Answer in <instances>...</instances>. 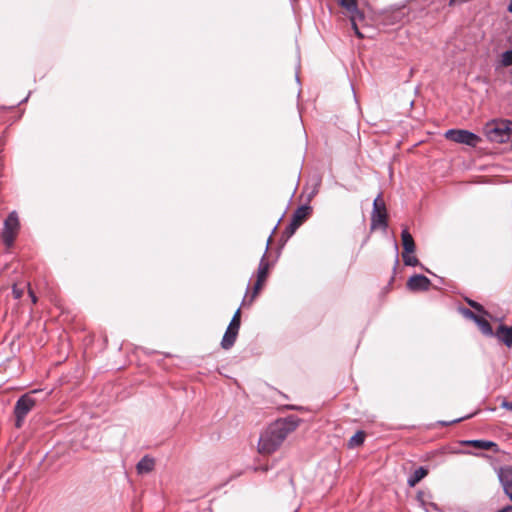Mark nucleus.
<instances>
[{
  "instance_id": "obj_33",
  "label": "nucleus",
  "mask_w": 512,
  "mask_h": 512,
  "mask_svg": "<svg viewBox=\"0 0 512 512\" xmlns=\"http://www.w3.org/2000/svg\"><path fill=\"white\" fill-rule=\"evenodd\" d=\"M508 11L512 14V0H510Z\"/></svg>"
},
{
  "instance_id": "obj_9",
  "label": "nucleus",
  "mask_w": 512,
  "mask_h": 512,
  "mask_svg": "<svg viewBox=\"0 0 512 512\" xmlns=\"http://www.w3.org/2000/svg\"><path fill=\"white\" fill-rule=\"evenodd\" d=\"M497 475L505 494L512 501V466L500 467ZM496 512H512V505H506Z\"/></svg>"
},
{
  "instance_id": "obj_26",
  "label": "nucleus",
  "mask_w": 512,
  "mask_h": 512,
  "mask_svg": "<svg viewBox=\"0 0 512 512\" xmlns=\"http://www.w3.org/2000/svg\"><path fill=\"white\" fill-rule=\"evenodd\" d=\"M12 294L15 299H20L23 296V289L18 288L17 285H13L12 287Z\"/></svg>"
},
{
  "instance_id": "obj_29",
  "label": "nucleus",
  "mask_w": 512,
  "mask_h": 512,
  "mask_svg": "<svg viewBox=\"0 0 512 512\" xmlns=\"http://www.w3.org/2000/svg\"><path fill=\"white\" fill-rule=\"evenodd\" d=\"M463 419H464V417H461V418L454 419V420H452V421H450V422H444V421H442V422H440V423H441L443 426H448V425H450V424H452V423L460 422V421H462Z\"/></svg>"
},
{
  "instance_id": "obj_24",
  "label": "nucleus",
  "mask_w": 512,
  "mask_h": 512,
  "mask_svg": "<svg viewBox=\"0 0 512 512\" xmlns=\"http://www.w3.org/2000/svg\"><path fill=\"white\" fill-rule=\"evenodd\" d=\"M501 65L504 67L512 66V49L506 50L502 53Z\"/></svg>"
},
{
  "instance_id": "obj_23",
  "label": "nucleus",
  "mask_w": 512,
  "mask_h": 512,
  "mask_svg": "<svg viewBox=\"0 0 512 512\" xmlns=\"http://www.w3.org/2000/svg\"><path fill=\"white\" fill-rule=\"evenodd\" d=\"M411 253H402L403 262L406 266H417L419 265V260L415 256H411Z\"/></svg>"
},
{
  "instance_id": "obj_14",
  "label": "nucleus",
  "mask_w": 512,
  "mask_h": 512,
  "mask_svg": "<svg viewBox=\"0 0 512 512\" xmlns=\"http://www.w3.org/2000/svg\"><path fill=\"white\" fill-rule=\"evenodd\" d=\"M417 500L425 512H430L431 510L440 511L437 504L433 501V496L430 492L420 491L417 494Z\"/></svg>"
},
{
  "instance_id": "obj_1",
  "label": "nucleus",
  "mask_w": 512,
  "mask_h": 512,
  "mask_svg": "<svg viewBox=\"0 0 512 512\" xmlns=\"http://www.w3.org/2000/svg\"><path fill=\"white\" fill-rule=\"evenodd\" d=\"M300 419L290 415L276 420L261 434L258 442V450L262 454L275 452L286 439L289 433L293 432L299 425Z\"/></svg>"
},
{
  "instance_id": "obj_37",
  "label": "nucleus",
  "mask_w": 512,
  "mask_h": 512,
  "mask_svg": "<svg viewBox=\"0 0 512 512\" xmlns=\"http://www.w3.org/2000/svg\"><path fill=\"white\" fill-rule=\"evenodd\" d=\"M291 409H298L296 406H290Z\"/></svg>"
},
{
  "instance_id": "obj_34",
  "label": "nucleus",
  "mask_w": 512,
  "mask_h": 512,
  "mask_svg": "<svg viewBox=\"0 0 512 512\" xmlns=\"http://www.w3.org/2000/svg\"><path fill=\"white\" fill-rule=\"evenodd\" d=\"M277 226H279V223H276V226L273 228V230H272V233H271V234H273V233L275 232V230L277 229ZM270 236L272 237V235H270Z\"/></svg>"
},
{
  "instance_id": "obj_19",
  "label": "nucleus",
  "mask_w": 512,
  "mask_h": 512,
  "mask_svg": "<svg viewBox=\"0 0 512 512\" xmlns=\"http://www.w3.org/2000/svg\"><path fill=\"white\" fill-rule=\"evenodd\" d=\"M338 3L350 13L355 14L360 18L363 17V14L358 10L356 0H338Z\"/></svg>"
},
{
  "instance_id": "obj_4",
  "label": "nucleus",
  "mask_w": 512,
  "mask_h": 512,
  "mask_svg": "<svg viewBox=\"0 0 512 512\" xmlns=\"http://www.w3.org/2000/svg\"><path fill=\"white\" fill-rule=\"evenodd\" d=\"M240 325H241V309L238 308L224 335H223V338H222V341H221V347L225 350H229L230 348L233 347V345L235 344V341L237 339V336H238V332H239V329H240Z\"/></svg>"
},
{
  "instance_id": "obj_15",
  "label": "nucleus",
  "mask_w": 512,
  "mask_h": 512,
  "mask_svg": "<svg viewBox=\"0 0 512 512\" xmlns=\"http://www.w3.org/2000/svg\"><path fill=\"white\" fill-rule=\"evenodd\" d=\"M155 467V460L145 455L141 458V460L136 465V470L138 474H147L150 473Z\"/></svg>"
},
{
  "instance_id": "obj_17",
  "label": "nucleus",
  "mask_w": 512,
  "mask_h": 512,
  "mask_svg": "<svg viewBox=\"0 0 512 512\" xmlns=\"http://www.w3.org/2000/svg\"><path fill=\"white\" fill-rule=\"evenodd\" d=\"M499 452L500 450L496 442L482 439V458L491 459V455L489 453L497 454Z\"/></svg>"
},
{
  "instance_id": "obj_16",
  "label": "nucleus",
  "mask_w": 512,
  "mask_h": 512,
  "mask_svg": "<svg viewBox=\"0 0 512 512\" xmlns=\"http://www.w3.org/2000/svg\"><path fill=\"white\" fill-rule=\"evenodd\" d=\"M401 238H402V245H403V252L406 253H413L415 251V242L410 234V232L407 229H403L401 232Z\"/></svg>"
},
{
  "instance_id": "obj_13",
  "label": "nucleus",
  "mask_w": 512,
  "mask_h": 512,
  "mask_svg": "<svg viewBox=\"0 0 512 512\" xmlns=\"http://www.w3.org/2000/svg\"><path fill=\"white\" fill-rule=\"evenodd\" d=\"M467 446H473L476 449H480V439L460 441L457 446L448 447V452L451 454H471V452L466 449Z\"/></svg>"
},
{
  "instance_id": "obj_31",
  "label": "nucleus",
  "mask_w": 512,
  "mask_h": 512,
  "mask_svg": "<svg viewBox=\"0 0 512 512\" xmlns=\"http://www.w3.org/2000/svg\"><path fill=\"white\" fill-rule=\"evenodd\" d=\"M351 23H352V28H353L354 32L359 30V28H358V26H357V24L355 22V17L354 16L351 18Z\"/></svg>"
},
{
  "instance_id": "obj_6",
  "label": "nucleus",
  "mask_w": 512,
  "mask_h": 512,
  "mask_svg": "<svg viewBox=\"0 0 512 512\" xmlns=\"http://www.w3.org/2000/svg\"><path fill=\"white\" fill-rule=\"evenodd\" d=\"M388 227L387 211L384 201L378 195L373 201V210L371 213V229H386Z\"/></svg>"
},
{
  "instance_id": "obj_36",
  "label": "nucleus",
  "mask_w": 512,
  "mask_h": 512,
  "mask_svg": "<svg viewBox=\"0 0 512 512\" xmlns=\"http://www.w3.org/2000/svg\"><path fill=\"white\" fill-rule=\"evenodd\" d=\"M296 81H297V82H300V79H299V75H298V73L296 74Z\"/></svg>"
},
{
  "instance_id": "obj_12",
  "label": "nucleus",
  "mask_w": 512,
  "mask_h": 512,
  "mask_svg": "<svg viewBox=\"0 0 512 512\" xmlns=\"http://www.w3.org/2000/svg\"><path fill=\"white\" fill-rule=\"evenodd\" d=\"M495 338L507 347H512V326L500 324L495 330Z\"/></svg>"
},
{
  "instance_id": "obj_30",
  "label": "nucleus",
  "mask_w": 512,
  "mask_h": 512,
  "mask_svg": "<svg viewBox=\"0 0 512 512\" xmlns=\"http://www.w3.org/2000/svg\"><path fill=\"white\" fill-rule=\"evenodd\" d=\"M486 411H488V412H493V411H495V408H491L490 406H486V405H483V404H482V409H481L482 414H483L484 412H486Z\"/></svg>"
},
{
  "instance_id": "obj_2",
  "label": "nucleus",
  "mask_w": 512,
  "mask_h": 512,
  "mask_svg": "<svg viewBox=\"0 0 512 512\" xmlns=\"http://www.w3.org/2000/svg\"><path fill=\"white\" fill-rule=\"evenodd\" d=\"M485 134L491 142L506 143L512 136V121L503 120L494 124H487Z\"/></svg>"
},
{
  "instance_id": "obj_18",
  "label": "nucleus",
  "mask_w": 512,
  "mask_h": 512,
  "mask_svg": "<svg viewBox=\"0 0 512 512\" xmlns=\"http://www.w3.org/2000/svg\"><path fill=\"white\" fill-rule=\"evenodd\" d=\"M457 311L467 320H472L477 326L480 327V313L472 311L469 308L459 306Z\"/></svg>"
},
{
  "instance_id": "obj_8",
  "label": "nucleus",
  "mask_w": 512,
  "mask_h": 512,
  "mask_svg": "<svg viewBox=\"0 0 512 512\" xmlns=\"http://www.w3.org/2000/svg\"><path fill=\"white\" fill-rule=\"evenodd\" d=\"M19 226L20 223L18 215L16 211H12L4 221L2 232V240L7 247H11L13 245Z\"/></svg>"
},
{
  "instance_id": "obj_32",
  "label": "nucleus",
  "mask_w": 512,
  "mask_h": 512,
  "mask_svg": "<svg viewBox=\"0 0 512 512\" xmlns=\"http://www.w3.org/2000/svg\"><path fill=\"white\" fill-rule=\"evenodd\" d=\"M355 34L359 37V38H363V34L360 32V30H357L355 31Z\"/></svg>"
},
{
  "instance_id": "obj_22",
  "label": "nucleus",
  "mask_w": 512,
  "mask_h": 512,
  "mask_svg": "<svg viewBox=\"0 0 512 512\" xmlns=\"http://www.w3.org/2000/svg\"><path fill=\"white\" fill-rule=\"evenodd\" d=\"M365 440V433L363 431L356 432L349 440L350 447H356L363 444Z\"/></svg>"
},
{
  "instance_id": "obj_27",
  "label": "nucleus",
  "mask_w": 512,
  "mask_h": 512,
  "mask_svg": "<svg viewBox=\"0 0 512 512\" xmlns=\"http://www.w3.org/2000/svg\"><path fill=\"white\" fill-rule=\"evenodd\" d=\"M467 303L477 312L480 313V303L471 299L466 298Z\"/></svg>"
},
{
  "instance_id": "obj_3",
  "label": "nucleus",
  "mask_w": 512,
  "mask_h": 512,
  "mask_svg": "<svg viewBox=\"0 0 512 512\" xmlns=\"http://www.w3.org/2000/svg\"><path fill=\"white\" fill-rule=\"evenodd\" d=\"M36 405V400L32 397L31 393H26L22 395L15 403L14 406V416H15V426L20 428L23 425L24 419L29 414V412Z\"/></svg>"
},
{
  "instance_id": "obj_20",
  "label": "nucleus",
  "mask_w": 512,
  "mask_h": 512,
  "mask_svg": "<svg viewBox=\"0 0 512 512\" xmlns=\"http://www.w3.org/2000/svg\"><path fill=\"white\" fill-rule=\"evenodd\" d=\"M427 473V469L423 467H419L418 469H416L407 480L409 486H415L420 480H422L427 475Z\"/></svg>"
},
{
  "instance_id": "obj_35",
  "label": "nucleus",
  "mask_w": 512,
  "mask_h": 512,
  "mask_svg": "<svg viewBox=\"0 0 512 512\" xmlns=\"http://www.w3.org/2000/svg\"><path fill=\"white\" fill-rule=\"evenodd\" d=\"M30 295L32 296V300H33V302H36V298H35V296L32 294V292H31V291H30Z\"/></svg>"
},
{
  "instance_id": "obj_21",
  "label": "nucleus",
  "mask_w": 512,
  "mask_h": 512,
  "mask_svg": "<svg viewBox=\"0 0 512 512\" xmlns=\"http://www.w3.org/2000/svg\"><path fill=\"white\" fill-rule=\"evenodd\" d=\"M487 312L482 307V334L490 337H495V331L493 330L491 324L488 320L484 318V315H486Z\"/></svg>"
},
{
  "instance_id": "obj_25",
  "label": "nucleus",
  "mask_w": 512,
  "mask_h": 512,
  "mask_svg": "<svg viewBox=\"0 0 512 512\" xmlns=\"http://www.w3.org/2000/svg\"><path fill=\"white\" fill-rule=\"evenodd\" d=\"M320 185H321V177H317L315 180L314 188L311 191V193L309 194V199L314 197L318 193Z\"/></svg>"
},
{
  "instance_id": "obj_7",
  "label": "nucleus",
  "mask_w": 512,
  "mask_h": 512,
  "mask_svg": "<svg viewBox=\"0 0 512 512\" xmlns=\"http://www.w3.org/2000/svg\"><path fill=\"white\" fill-rule=\"evenodd\" d=\"M270 243H271V236H269V238L267 240V244H266V248H265L264 254L261 257V260H260V263H259V266H258V269H257V280H256L255 285L253 287V291H252L250 302H252L256 298V296L258 295V293H259V291H260V289L262 287V284L264 283V281L266 280V278L268 276V272H269V268H270V262L266 259V254L268 252Z\"/></svg>"
},
{
  "instance_id": "obj_28",
  "label": "nucleus",
  "mask_w": 512,
  "mask_h": 512,
  "mask_svg": "<svg viewBox=\"0 0 512 512\" xmlns=\"http://www.w3.org/2000/svg\"><path fill=\"white\" fill-rule=\"evenodd\" d=\"M500 407L509 411H512V401H508L506 399H502L500 403Z\"/></svg>"
},
{
  "instance_id": "obj_11",
  "label": "nucleus",
  "mask_w": 512,
  "mask_h": 512,
  "mask_svg": "<svg viewBox=\"0 0 512 512\" xmlns=\"http://www.w3.org/2000/svg\"><path fill=\"white\" fill-rule=\"evenodd\" d=\"M431 281L428 277L422 274H414L412 275L407 283V289L412 292H424L429 290L431 287Z\"/></svg>"
},
{
  "instance_id": "obj_10",
  "label": "nucleus",
  "mask_w": 512,
  "mask_h": 512,
  "mask_svg": "<svg viewBox=\"0 0 512 512\" xmlns=\"http://www.w3.org/2000/svg\"><path fill=\"white\" fill-rule=\"evenodd\" d=\"M311 211V206L307 204L298 207L294 211L289 225L285 228L284 235H286L287 238L291 237L296 232V230L302 225V223L308 218Z\"/></svg>"
},
{
  "instance_id": "obj_5",
  "label": "nucleus",
  "mask_w": 512,
  "mask_h": 512,
  "mask_svg": "<svg viewBox=\"0 0 512 512\" xmlns=\"http://www.w3.org/2000/svg\"><path fill=\"white\" fill-rule=\"evenodd\" d=\"M446 139L470 147H476L480 143V136L463 129H449L445 133Z\"/></svg>"
}]
</instances>
